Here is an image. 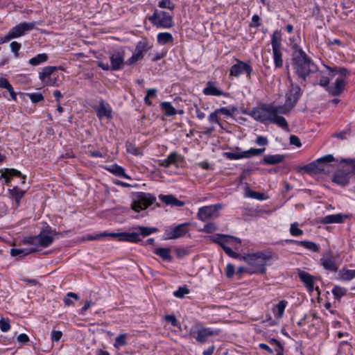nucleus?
<instances>
[{
    "label": "nucleus",
    "mask_w": 355,
    "mask_h": 355,
    "mask_svg": "<svg viewBox=\"0 0 355 355\" xmlns=\"http://www.w3.org/2000/svg\"><path fill=\"white\" fill-rule=\"evenodd\" d=\"M292 62L295 73L303 81L318 72V67L297 44L293 46Z\"/></svg>",
    "instance_id": "1"
},
{
    "label": "nucleus",
    "mask_w": 355,
    "mask_h": 355,
    "mask_svg": "<svg viewBox=\"0 0 355 355\" xmlns=\"http://www.w3.org/2000/svg\"><path fill=\"white\" fill-rule=\"evenodd\" d=\"M274 258H277V256L272 251L258 252L243 257L250 267V274L265 273L266 262Z\"/></svg>",
    "instance_id": "2"
},
{
    "label": "nucleus",
    "mask_w": 355,
    "mask_h": 355,
    "mask_svg": "<svg viewBox=\"0 0 355 355\" xmlns=\"http://www.w3.org/2000/svg\"><path fill=\"white\" fill-rule=\"evenodd\" d=\"M58 236H63L62 232H56L49 225H46L43 228L40 234L36 236H30L24 237L22 240L24 244H35L42 248L50 246L54 241L55 239H58Z\"/></svg>",
    "instance_id": "3"
},
{
    "label": "nucleus",
    "mask_w": 355,
    "mask_h": 355,
    "mask_svg": "<svg viewBox=\"0 0 355 355\" xmlns=\"http://www.w3.org/2000/svg\"><path fill=\"white\" fill-rule=\"evenodd\" d=\"M272 112L270 103H260L257 107H252L249 111L245 110L243 113L261 123L269 121L272 124L278 123L280 121H278L279 119L272 118Z\"/></svg>",
    "instance_id": "4"
},
{
    "label": "nucleus",
    "mask_w": 355,
    "mask_h": 355,
    "mask_svg": "<svg viewBox=\"0 0 355 355\" xmlns=\"http://www.w3.org/2000/svg\"><path fill=\"white\" fill-rule=\"evenodd\" d=\"M210 240L221 246L225 252L232 257H236L237 254L234 252L232 248L239 250L241 247V239L233 236L227 234H217L209 237Z\"/></svg>",
    "instance_id": "5"
},
{
    "label": "nucleus",
    "mask_w": 355,
    "mask_h": 355,
    "mask_svg": "<svg viewBox=\"0 0 355 355\" xmlns=\"http://www.w3.org/2000/svg\"><path fill=\"white\" fill-rule=\"evenodd\" d=\"M325 67L329 71V75L331 76H334L336 74H339V76L336 79L334 85L328 87V91L333 96L340 95L344 91L345 85L347 84L345 77L347 74L349 73L348 70L345 67H331L327 65H325Z\"/></svg>",
    "instance_id": "6"
},
{
    "label": "nucleus",
    "mask_w": 355,
    "mask_h": 355,
    "mask_svg": "<svg viewBox=\"0 0 355 355\" xmlns=\"http://www.w3.org/2000/svg\"><path fill=\"white\" fill-rule=\"evenodd\" d=\"M153 26L158 28H171L173 26V16L163 10L155 9L153 14L146 17Z\"/></svg>",
    "instance_id": "7"
},
{
    "label": "nucleus",
    "mask_w": 355,
    "mask_h": 355,
    "mask_svg": "<svg viewBox=\"0 0 355 355\" xmlns=\"http://www.w3.org/2000/svg\"><path fill=\"white\" fill-rule=\"evenodd\" d=\"M124 51H118L111 53L110 60L111 64L103 60L98 61V66L104 71H119L121 70L124 65Z\"/></svg>",
    "instance_id": "8"
},
{
    "label": "nucleus",
    "mask_w": 355,
    "mask_h": 355,
    "mask_svg": "<svg viewBox=\"0 0 355 355\" xmlns=\"http://www.w3.org/2000/svg\"><path fill=\"white\" fill-rule=\"evenodd\" d=\"M271 109L273 110L272 113V118L274 119H278L280 122L278 123H275L284 130H289L288 124L286 120V119L281 116V114H288L290 113L291 110L294 107L293 105L290 104V103H287L285 101V103L283 105H275L274 103H270Z\"/></svg>",
    "instance_id": "9"
},
{
    "label": "nucleus",
    "mask_w": 355,
    "mask_h": 355,
    "mask_svg": "<svg viewBox=\"0 0 355 355\" xmlns=\"http://www.w3.org/2000/svg\"><path fill=\"white\" fill-rule=\"evenodd\" d=\"M156 200V198L149 193L137 192L132 196V208L135 211L148 208Z\"/></svg>",
    "instance_id": "10"
},
{
    "label": "nucleus",
    "mask_w": 355,
    "mask_h": 355,
    "mask_svg": "<svg viewBox=\"0 0 355 355\" xmlns=\"http://www.w3.org/2000/svg\"><path fill=\"white\" fill-rule=\"evenodd\" d=\"M220 332L219 329H212L198 324L191 328L190 335L198 342L205 343L209 336H218Z\"/></svg>",
    "instance_id": "11"
},
{
    "label": "nucleus",
    "mask_w": 355,
    "mask_h": 355,
    "mask_svg": "<svg viewBox=\"0 0 355 355\" xmlns=\"http://www.w3.org/2000/svg\"><path fill=\"white\" fill-rule=\"evenodd\" d=\"M235 61L236 63L230 69V76L239 78L241 75L245 74L248 79H250L253 72L251 62L250 60L243 62L236 58Z\"/></svg>",
    "instance_id": "12"
},
{
    "label": "nucleus",
    "mask_w": 355,
    "mask_h": 355,
    "mask_svg": "<svg viewBox=\"0 0 355 355\" xmlns=\"http://www.w3.org/2000/svg\"><path fill=\"white\" fill-rule=\"evenodd\" d=\"M223 207L220 203L204 206L198 209L197 214L198 218L203 222L208 220L218 218L220 216V210Z\"/></svg>",
    "instance_id": "13"
},
{
    "label": "nucleus",
    "mask_w": 355,
    "mask_h": 355,
    "mask_svg": "<svg viewBox=\"0 0 355 355\" xmlns=\"http://www.w3.org/2000/svg\"><path fill=\"white\" fill-rule=\"evenodd\" d=\"M334 161V157L332 155H326L315 161L306 164L304 169L309 172L314 173H326V168L329 164Z\"/></svg>",
    "instance_id": "14"
},
{
    "label": "nucleus",
    "mask_w": 355,
    "mask_h": 355,
    "mask_svg": "<svg viewBox=\"0 0 355 355\" xmlns=\"http://www.w3.org/2000/svg\"><path fill=\"white\" fill-rule=\"evenodd\" d=\"M189 223H184L175 227H170L165 230L166 239H177L183 237L189 232Z\"/></svg>",
    "instance_id": "15"
},
{
    "label": "nucleus",
    "mask_w": 355,
    "mask_h": 355,
    "mask_svg": "<svg viewBox=\"0 0 355 355\" xmlns=\"http://www.w3.org/2000/svg\"><path fill=\"white\" fill-rule=\"evenodd\" d=\"M320 265L326 270L336 272L338 270V263L336 261V257L331 250L325 252L320 259Z\"/></svg>",
    "instance_id": "16"
},
{
    "label": "nucleus",
    "mask_w": 355,
    "mask_h": 355,
    "mask_svg": "<svg viewBox=\"0 0 355 355\" xmlns=\"http://www.w3.org/2000/svg\"><path fill=\"white\" fill-rule=\"evenodd\" d=\"M288 78L291 83V88L286 93V101L290 103V104L294 107L301 96V88L299 85H295L293 83L289 73Z\"/></svg>",
    "instance_id": "17"
},
{
    "label": "nucleus",
    "mask_w": 355,
    "mask_h": 355,
    "mask_svg": "<svg viewBox=\"0 0 355 355\" xmlns=\"http://www.w3.org/2000/svg\"><path fill=\"white\" fill-rule=\"evenodd\" d=\"M36 24V21L21 22L18 25L11 28L10 31L12 32V34H13V36L15 38H17L19 37L24 35L26 32L34 29Z\"/></svg>",
    "instance_id": "18"
},
{
    "label": "nucleus",
    "mask_w": 355,
    "mask_h": 355,
    "mask_svg": "<svg viewBox=\"0 0 355 355\" xmlns=\"http://www.w3.org/2000/svg\"><path fill=\"white\" fill-rule=\"evenodd\" d=\"M111 237L117 238L119 241L138 243L141 241L138 232L110 233Z\"/></svg>",
    "instance_id": "19"
},
{
    "label": "nucleus",
    "mask_w": 355,
    "mask_h": 355,
    "mask_svg": "<svg viewBox=\"0 0 355 355\" xmlns=\"http://www.w3.org/2000/svg\"><path fill=\"white\" fill-rule=\"evenodd\" d=\"M57 69L56 67L47 66L42 69L39 73L40 79L46 85L53 86L55 84L56 79L52 80L51 76Z\"/></svg>",
    "instance_id": "20"
},
{
    "label": "nucleus",
    "mask_w": 355,
    "mask_h": 355,
    "mask_svg": "<svg viewBox=\"0 0 355 355\" xmlns=\"http://www.w3.org/2000/svg\"><path fill=\"white\" fill-rule=\"evenodd\" d=\"M298 277L302 282H303L308 291L312 293L314 290V284L316 278L313 275L303 270L298 272Z\"/></svg>",
    "instance_id": "21"
},
{
    "label": "nucleus",
    "mask_w": 355,
    "mask_h": 355,
    "mask_svg": "<svg viewBox=\"0 0 355 355\" xmlns=\"http://www.w3.org/2000/svg\"><path fill=\"white\" fill-rule=\"evenodd\" d=\"M349 173L344 169L338 170L334 173L332 181L340 186L345 187L349 183Z\"/></svg>",
    "instance_id": "22"
},
{
    "label": "nucleus",
    "mask_w": 355,
    "mask_h": 355,
    "mask_svg": "<svg viewBox=\"0 0 355 355\" xmlns=\"http://www.w3.org/2000/svg\"><path fill=\"white\" fill-rule=\"evenodd\" d=\"M31 247L29 248L25 249H17V248H12L10 250V255L12 257L19 256L20 257H24L28 254L38 252L40 250V247L35 244H29Z\"/></svg>",
    "instance_id": "23"
},
{
    "label": "nucleus",
    "mask_w": 355,
    "mask_h": 355,
    "mask_svg": "<svg viewBox=\"0 0 355 355\" xmlns=\"http://www.w3.org/2000/svg\"><path fill=\"white\" fill-rule=\"evenodd\" d=\"M202 92L206 96H220L225 95V92L218 88L216 85V83L212 81H209L207 83L205 87L202 90Z\"/></svg>",
    "instance_id": "24"
},
{
    "label": "nucleus",
    "mask_w": 355,
    "mask_h": 355,
    "mask_svg": "<svg viewBox=\"0 0 355 355\" xmlns=\"http://www.w3.org/2000/svg\"><path fill=\"white\" fill-rule=\"evenodd\" d=\"M288 243H295L297 245L302 246L305 249L313 252H318L320 251V246L313 241H297V240H286Z\"/></svg>",
    "instance_id": "25"
},
{
    "label": "nucleus",
    "mask_w": 355,
    "mask_h": 355,
    "mask_svg": "<svg viewBox=\"0 0 355 355\" xmlns=\"http://www.w3.org/2000/svg\"><path fill=\"white\" fill-rule=\"evenodd\" d=\"M348 218V215L343 214L327 215L321 219V223L323 224L343 223Z\"/></svg>",
    "instance_id": "26"
},
{
    "label": "nucleus",
    "mask_w": 355,
    "mask_h": 355,
    "mask_svg": "<svg viewBox=\"0 0 355 355\" xmlns=\"http://www.w3.org/2000/svg\"><path fill=\"white\" fill-rule=\"evenodd\" d=\"M97 116L99 118L107 117L108 119L112 118V108L110 105L105 102L104 100H101L99 105L96 109Z\"/></svg>",
    "instance_id": "27"
},
{
    "label": "nucleus",
    "mask_w": 355,
    "mask_h": 355,
    "mask_svg": "<svg viewBox=\"0 0 355 355\" xmlns=\"http://www.w3.org/2000/svg\"><path fill=\"white\" fill-rule=\"evenodd\" d=\"M159 199L167 205L171 207H182L184 205V202L178 200L173 195H161Z\"/></svg>",
    "instance_id": "28"
},
{
    "label": "nucleus",
    "mask_w": 355,
    "mask_h": 355,
    "mask_svg": "<svg viewBox=\"0 0 355 355\" xmlns=\"http://www.w3.org/2000/svg\"><path fill=\"white\" fill-rule=\"evenodd\" d=\"M157 42L162 46L166 44L173 45L174 44V38L171 33L168 32H162L157 35Z\"/></svg>",
    "instance_id": "29"
},
{
    "label": "nucleus",
    "mask_w": 355,
    "mask_h": 355,
    "mask_svg": "<svg viewBox=\"0 0 355 355\" xmlns=\"http://www.w3.org/2000/svg\"><path fill=\"white\" fill-rule=\"evenodd\" d=\"M285 159V155L275 154L265 155L263 158L262 163L266 165L277 164L282 162Z\"/></svg>",
    "instance_id": "30"
},
{
    "label": "nucleus",
    "mask_w": 355,
    "mask_h": 355,
    "mask_svg": "<svg viewBox=\"0 0 355 355\" xmlns=\"http://www.w3.org/2000/svg\"><path fill=\"white\" fill-rule=\"evenodd\" d=\"M105 169L118 177L124 178L125 179L130 178V176L125 173V169L116 164L105 167Z\"/></svg>",
    "instance_id": "31"
},
{
    "label": "nucleus",
    "mask_w": 355,
    "mask_h": 355,
    "mask_svg": "<svg viewBox=\"0 0 355 355\" xmlns=\"http://www.w3.org/2000/svg\"><path fill=\"white\" fill-rule=\"evenodd\" d=\"M8 193L15 199L16 206L18 207L20 205L21 200L26 193V191L21 190L17 187H14L12 189H8Z\"/></svg>",
    "instance_id": "32"
},
{
    "label": "nucleus",
    "mask_w": 355,
    "mask_h": 355,
    "mask_svg": "<svg viewBox=\"0 0 355 355\" xmlns=\"http://www.w3.org/2000/svg\"><path fill=\"white\" fill-rule=\"evenodd\" d=\"M153 253L160 257L164 261H171L173 257L171 255V249L169 248H156Z\"/></svg>",
    "instance_id": "33"
},
{
    "label": "nucleus",
    "mask_w": 355,
    "mask_h": 355,
    "mask_svg": "<svg viewBox=\"0 0 355 355\" xmlns=\"http://www.w3.org/2000/svg\"><path fill=\"white\" fill-rule=\"evenodd\" d=\"M282 34L281 31L276 30L271 36V45L272 49L282 48Z\"/></svg>",
    "instance_id": "34"
},
{
    "label": "nucleus",
    "mask_w": 355,
    "mask_h": 355,
    "mask_svg": "<svg viewBox=\"0 0 355 355\" xmlns=\"http://www.w3.org/2000/svg\"><path fill=\"white\" fill-rule=\"evenodd\" d=\"M288 304L286 300H281L272 309L273 313L276 318H281L284 315L285 309Z\"/></svg>",
    "instance_id": "35"
},
{
    "label": "nucleus",
    "mask_w": 355,
    "mask_h": 355,
    "mask_svg": "<svg viewBox=\"0 0 355 355\" xmlns=\"http://www.w3.org/2000/svg\"><path fill=\"white\" fill-rule=\"evenodd\" d=\"M160 107L167 116H174L177 114L175 108L170 102L164 101L161 103Z\"/></svg>",
    "instance_id": "36"
},
{
    "label": "nucleus",
    "mask_w": 355,
    "mask_h": 355,
    "mask_svg": "<svg viewBox=\"0 0 355 355\" xmlns=\"http://www.w3.org/2000/svg\"><path fill=\"white\" fill-rule=\"evenodd\" d=\"M339 277L343 281H350L355 277V270L343 268L339 270Z\"/></svg>",
    "instance_id": "37"
},
{
    "label": "nucleus",
    "mask_w": 355,
    "mask_h": 355,
    "mask_svg": "<svg viewBox=\"0 0 355 355\" xmlns=\"http://www.w3.org/2000/svg\"><path fill=\"white\" fill-rule=\"evenodd\" d=\"M282 49V48L272 49L274 64L276 68H280L283 65Z\"/></svg>",
    "instance_id": "38"
},
{
    "label": "nucleus",
    "mask_w": 355,
    "mask_h": 355,
    "mask_svg": "<svg viewBox=\"0 0 355 355\" xmlns=\"http://www.w3.org/2000/svg\"><path fill=\"white\" fill-rule=\"evenodd\" d=\"M49 57L46 53H40L31 58L28 63L32 66H37L47 61Z\"/></svg>",
    "instance_id": "39"
},
{
    "label": "nucleus",
    "mask_w": 355,
    "mask_h": 355,
    "mask_svg": "<svg viewBox=\"0 0 355 355\" xmlns=\"http://www.w3.org/2000/svg\"><path fill=\"white\" fill-rule=\"evenodd\" d=\"M245 197L252 198L259 200H263L266 199L265 194L263 193L254 191L251 190L249 187H246L245 189Z\"/></svg>",
    "instance_id": "40"
},
{
    "label": "nucleus",
    "mask_w": 355,
    "mask_h": 355,
    "mask_svg": "<svg viewBox=\"0 0 355 355\" xmlns=\"http://www.w3.org/2000/svg\"><path fill=\"white\" fill-rule=\"evenodd\" d=\"M268 343L274 347L273 352H276V355H284V347L282 343L275 338H270Z\"/></svg>",
    "instance_id": "41"
},
{
    "label": "nucleus",
    "mask_w": 355,
    "mask_h": 355,
    "mask_svg": "<svg viewBox=\"0 0 355 355\" xmlns=\"http://www.w3.org/2000/svg\"><path fill=\"white\" fill-rule=\"evenodd\" d=\"M150 46L148 44L147 42L140 41L137 43L135 48V53L142 55L144 56L145 53L150 49Z\"/></svg>",
    "instance_id": "42"
},
{
    "label": "nucleus",
    "mask_w": 355,
    "mask_h": 355,
    "mask_svg": "<svg viewBox=\"0 0 355 355\" xmlns=\"http://www.w3.org/2000/svg\"><path fill=\"white\" fill-rule=\"evenodd\" d=\"M110 233L107 232H104L103 233L96 234V235L87 234L83 237L82 241H93V240H99L105 236H110Z\"/></svg>",
    "instance_id": "43"
},
{
    "label": "nucleus",
    "mask_w": 355,
    "mask_h": 355,
    "mask_svg": "<svg viewBox=\"0 0 355 355\" xmlns=\"http://www.w3.org/2000/svg\"><path fill=\"white\" fill-rule=\"evenodd\" d=\"M127 335L125 334H122L119 335L115 338V343L114 344V346L116 349H119L122 346H125L127 345V340H126Z\"/></svg>",
    "instance_id": "44"
},
{
    "label": "nucleus",
    "mask_w": 355,
    "mask_h": 355,
    "mask_svg": "<svg viewBox=\"0 0 355 355\" xmlns=\"http://www.w3.org/2000/svg\"><path fill=\"white\" fill-rule=\"evenodd\" d=\"M332 294L334 295V297L337 300H340L342 297L346 295L347 291L345 288H342L338 286H335L332 291Z\"/></svg>",
    "instance_id": "45"
},
{
    "label": "nucleus",
    "mask_w": 355,
    "mask_h": 355,
    "mask_svg": "<svg viewBox=\"0 0 355 355\" xmlns=\"http://www.w3.org/2000/svg\"><path fill=\"white\" fill-rule=\"evenodd\" d=\"M264 150L265 148H250V150L244 151L245 158L260 155Z\"/></svg>",
    "instance_id": "46"
},
{
    "label": "nucleus",
    "mask_w": 355,
    "mask_h": 355,
    "mask_svg": "<svg viewBox=\"0 0 355 355\" xmlns=\"http://www.w3.org/2000/svg\"><path fill=\"white\" fill-rule=\"evenodd\" d=\"M4 174H6V175H9V176L20 177V178H21L23 179L22 183L25 182L26 176L22 175L21 173L19 171L17 170V169H15V168H6Z\"/></svg>",
    "instance_id": "47"
},
{
    "label": "nucleus",
    "mask_w": 355,
    "mask_h": 355,
    "mask_svg": "<svg viewBox=\"0 0 355 355\" xmlns=\"http://www.w3.org/2000/svg\"><path fill=\"white\" fill-rule=\"evenodd\" d=\"M139 230V232H138L139 234V236L141 235L143 236H147L157 231V228H155V227H138Z\"/></svg>",
    "instance_id": "48"
},
{
    "label": "nucleus",
    "mask_w": 355,
    "mask_h": 355,
    "mask_svg": "<svg viewBox=\"0 0 355 355\" xmlns=\"http://www.w3.org/2000/svg\"><path fill=\"white\" fill-rule=\"evenodd\" d=\"M71 297L75 299L76 300H78L80 299V297L77 294L72 292H69L66 295V296L64 298V303L66 306H70L74 304L72 300L71 299Z\"/></svg>",
    "instance_id": "49"
},
{
    "label": "nucleus",
    "mask_w": 355,
    "mask_h": 355,
    "mask_svg": "<svg viewBox=\"0 0 355 355\" xmlns=\"http://www.w3.org/2000/svg\"><path fill=\"white\" fill-rule=\"evenodd\" d=\"M304 233L303 230L298 228V223H293L290 227V234L293 236H299L302 235Z\"/></svg>",
    "instance_id": "50"
},
{
    "label": "nucleus",
    "mask_w": 355,
    "mask_h": 355,
    "mask_svg": "<svg viewBox=\"0 0 355 355\" xmlns=\"http://www.w3.org/2000/svg\"><path fill=\"white\" fill-rule=\"evenodd\" d=\"M158 6L160 8H166L170 10H173L175 8V4L171 0H161L158 3Z\"/></svg>",
    "instance_id": "51"
},
{
    "label": "nucleus",
    "mask_w": 355,
    "mask_h": 355,
    "mask_svg": "<svg viewBox=\"0 0 355 355\" xmlns=\"http://www.w3.org/2000/svg\"><path fill=\"white\" fill-rule=\"evenodd\" d=\"M227 158L229 159H239L245 158L244 151L241 153L237 152H227L225 153Z\"/></svg>",
    "instance_id": "52"
},
{
    "label": "nucleus",
    "mask_w": 355,
    "mask_h": 355,
    "mask_svg": "<svg viewBox=\"0 0 355 355\" xmlns=\"http://www.w3.org/2000/svg\"><path fill=\"white\" fill-rule=\"evenodd\" d=\"M0 329L3 332H7L10 329V320L1 318L0 319Z\"/></svg>",
    "instance_id": "53"
},
{
    "label": "nucleus",
    "mask_w": 355,
    "mask_h": 355,
    "mask_svg": "<svg viewBox=\"0 0 355 355\" xmlns=\"http://www.w3.org/2000/svg\"><path fill=\"white\" fill-rule=\"evenodd\" d=\"M33 103H37L44 100V96L40 93L27 94Z\"/></svg>",
    "instance_id": "54"
},
{
    "label": "nucleus",
    "mask_w": 355,
    "mask_h": 355,
    "mask_svg": "<svg viewBox=\"0 0 355 355\" xmlns=\"http://www.w3.org/2000/svg\"><path fill=\"white\" fill-rule=\"evenodd\" d=\"M180 159L181 155L177 153L176 152H173L170 153L167 157V159L170 165L176 164Z\"/></svg>",
    "instance_id": "55"
},
{
    "label": "nucleus",
    "mask_w": 355,
    "mask_h": 355,
    "mask_svg": "<svg viewBox=\"0 0 355 355\" xmlns=\"http://www.w3.org/2000/svg\"><path fill=\"white\" fill-rule=\"evenodd\" d=\"M189 293V290L187 287H179L177 291L173 292V295L178 298H182L184 295Z\"/></svg>",
    "instance_id": "56"
},
{
    "label": "nucleus",
    "mask_w": 355,
    "mask_h": 355,
    "mask_svg": "<svg viewBox=\"0 0 355 355\" xmlns=\"http://www.w3.org/2000/svg\"><path fill=\"white\" fill-rule=\"evenodd\" d=\"M217 230V226L214 223H208L205 225L202 231L206 233H213Z\"/></svg>",
    "instance_id": "57"
},
{
    "label": "nucleus",
    "mask_w": 355,
    "mask_h": 355,
    "mask_svg": "<svg viewBox=\"0 0 355 355\" xmlns=\"http://www.w3.org/2000/svg\"><path fill=\"white\" fill-rule=\"evenodd\" d=\"M10 46L12 52L14 53L15 56L17 58L19 55V51L21 47V44L15 41L10 43Z\"/></svg>",
    "instance_id": "58"
},
{
    "label": "nucleus",
    "mask_w": 355,
    "mask_h": 355,
    "mask_svg": "<svg viewBox=\"0 0 355 355\" xmlns=\"http://www.w3.org/2000/svg\"><path fill=\"white\" fill-rule=\"evenodd\" d=\"M143 55H139L137 53H134L127 60L126 64L128 65H131L137 62V61L143 59Z\"/></svg>",
    "instance_id": "59"
},
{
    "label": "nucleus",
    "mask_w": 355,
    "mask_h": 355,
    "mask_svg": "<svg viewBox=\"0 0 355 355\" xmlns=\"http://www.w3.org/2000/svg\"><path fill=\"white\" fill-rule=\"evenodd\" d=\"M143 55H139L137 53H134L127 60L126 64L128 65H131L137 62V61L143 59Z\"/></svg>",
    "instance_id": "60"
},
{
    "label": "nucleus",
    "mask_w": 355,
    "mask_h": 355,
    "mask_svg": "<svg viewBox=\"0 0 355 355\" xmlns=\"http://www.w3.org/2000/svg\"><path fill=\"white\" fill-rule=\"evenodd\" d=\"M143 55H139L137 53H134L127 60L126 64L128 65H131L137 62V61L143 59Z\"/></svg>",
    "instance_id": "61"
},
{
    "label": "nucleus",
    "mask_w": 355,
    "mask_h": 355,
    "mask_svg": "<svg viewBox=\"0 0 355 355\" xmlns=\"http://www.w3.org/2000/svg\"><path fill=\"white\" fill-rule=\"evenodd\" d=\"M346 165H345V169H344L347 173H349V175H350L351 173H355V161H345Z\"/></svg>",
    "instance_id": "62"
},
{
    "label": "nucleus",
    "mask_w": 355,
    "mask_h": 355,
    "mask_svg": "<svg viewBox=\"0 0 355 355\" xmlns=\"http://www.w3.org/2000/svg\"><path fill=\"white\" fill-rule=\"evenodd\" d=\"M219 114L215 110L208 116V120L211 123H219Z\"/></svg>",
    "instance_id": "63"
},
{
    "label": "nucleus",
    "mask_w": 355,
    "mask_h": 355,
    "mask_svg": "<svg viewBox=\"0 0 355 355\" xmlns=\"http://www.w3.org/2000/svg\"><path fill=\"white\" fill-rule=\"evenodd\" d=\"M164 319L166 321L170 322L173 327H177L179 326V322L174 315H166L164 316Z\"/></svg>",
    "instance_id": "64"
}]
</instances>
